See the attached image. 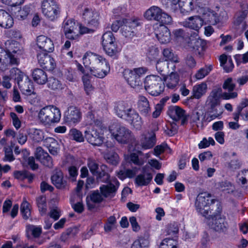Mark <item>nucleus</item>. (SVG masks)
Listing matches in <instances>:
<instances>
[{"label":"nucleus","mask_w":248,"mask_h":248,"mask_svg":"<svg viewBox=\"0 0 248 248\" xmlns=\"http://www.w3.org/2000/svg\"><path fill=\"white\" fill-rule=\"evenodd\" d=\"M83 62L86 67H89L91 74L98 78H104L110 70L106 60L94 53H86L83 58Z\"/></svg>","instance_id":"nucleus-1"},{"label":"nucleus","mask_w":248,"mask_h":248,"mask_svg":"<svg viewBox=\"0 0 248 248\" xmlns=\"http://www.w3.org/2000/svg\"><path fill=\"white\" fill-rule=\"evenodd\" d=\"M18 44L14 41H8L5 43V50L0 49V69L5 70L8 66L18 65L20 62V57L22 50L17 48Z\"/></svg>","instance_id":"nucleus-2"},{"label":"nucleus","mask_w":248,"mask_h":248,"mask_svg":"<svg viewBox=\"0 0 248 248\" xmlns=\"http://www.w3.org/2000/svg\"><path fill=\"white\" fill-rule=\"evenodd\" d=\"M221 93V88H217L213 89L210 93L206 100L207 110L202 118V121L210 122L219 117L222 113L220 100Z\"/></svg>","instance_id":"nucleus-3"},{"label":"nucleus","mask_w":248,"mask_h":248,"mask_svg":"<svg viewBox=\"0 0 248 248\" xmlns=\"http://www.w3.org/2000/svg\"><path fill=\"white\" fill-rule=\"evenodd\" d=\"M116 114L120 118L125 120L136 130H140L142 128L143 121L139 113L132 108L128 106L124 102H119L114 108Z\"/></svg>","instance_id":"nucleus-4"},{"label":"nucleus","mask_w":248,"mask_h":248,"mask_svg":"<svg viewBox=\"0 0 248 248\" xmlns=\"http://www.w3.org/2000/svg\"><path fill=\"white\" fill-rule=\"evenodd\" d=\"M215 199H212L211 194L207 192L200 193L197 197L195 207L197 212L205 217H209L215 211L217 204Z\"/></svg>","instance_id":"nucleus-5"},{"label":"nucleus","mask_w":248,"mask_h":248,"mask_svg":"<svg viewBox=\"0 0 248 248\" xmlns=\"http://www.w3.org/2000/svg\"><path fill=\"white\" fill-rule=\"evenodd\" d=\"M38 118L42 124L50 126L60 122L61 118V111L55 106H47L40 110Z\"/></svg>","instance_id":"nucleus-6"},{"label":"nucleus","mask_w":248,"mask_h":248,"mask_svg":"<svg viewBox=\"0 0 248 248\" xmlns=\"http://www.w3.org/2000/svg\"><path fill=\"white\" fill-rule=\"evenodd\" d=\"M144 88L150 95L157 96L164 92L165 84L159 76L150 75L145 78Z\"/></svg>","instance_id":"nucleus-7"},{"label":"nucleus","mask_w":248,"mask_h":248,"mask_svg":"<svg viewBox=\"0 0 248 248\" xmlns=\"http://www.w3.org/2000/svg\"><path fill=\"white\" fill-rule=\"evenodd\" d=\"M144 16L148 20L158 21L161 24L168 25L172 21L170 16L156 6H152L147 9L144 14Z\"/></svg>","instance_id":"nucleus-8"},{"label":"nucleus","mask_w":248,"mask_h":248,"mask_svg":"<svg viewBox=\"0 0 248 248\" xmlns=\"http://www.w3.org/2000/svg\"><path fill=\"white\" fill-rule=\"evenodd\" d=\"M115 38L110 31L105 32L102 36V45L106 53L114 59H117L120 50L115 41Z\"/></svg>","instance_id":"nucleus-9"},{"label":"nucleus","mask_w":248,"mask_h":248,"mask_svg":"<svg viewBox=\"0 0 248 248\" xmlns=\"http://www.w3.org/2000/svg\"><path fill=\"white\" fill-rule=\"evenodd\" d=\"M221 210L220 205L217 202L215 211L210 215L209 217H206L208 220H212L211 224L210 225L211 228L217 232H225L228 228L225 217H221Z\"/></svg>","instance_id":"nucleus-10"},{"label":"nucleus","mask_w":248,"mask_h":248,"mask_svg":"<svg viewBox=\"0 0 248 248\" xmlns=\"http://www.w3.org/2000/svg\"><path fill=\"white\" fill-rule=\"evenodd\" d=\"M111 136L119 143L128 144L134 140V136L128 128L121 125H116L109 129Z\"/></svg>","instance_id":"nucleus-11"},{"label":"nucleus","mask_w":248,"mask_h":248,"mask_svg":"<svg viewBox=\"0 0 248 248\" xmlns=\"http://www.w3.org/2000/svg\"><path fill=\"white\" fill-rule=\"evenodd\" d=\"M42 11L44 15L51 21L57 18L61 12L60 5L55 0H43Z\"/></svg>","instance_id":"nucleus-12"},{"label":"nucleus","mask_w":248,"mask_h":248,"mask_svg":"<svg viewBox=\"0 0 248 248\" xmlns=\"http://www.w3.org/2000/svg\"><path fill=\"white\" fill-rule=\"evenodd\" d=\"M64 34L69 40L78 41L80 35L78 33V23L75 20L70 19L65 20L62 24Z\"/></svg>","instance_id":"nucleus-13"},{"label":"nucleus","mask_w":248,"mask_h":248,"mask_svg":"<svg viewBox=\"0 0 248 248\" xmlns=\"http://www.w3.org/2000/svg\"><path fill=\"white\" fill-rule=\"evenodd\" d=\"M123 25L121 29L123 36L128 39H132L136 35V27L140 22L137 18L123 19Z\"/></svg>","instance_id":"nucleus-14"},{"label":"nucleus","mask_w":248,"mask_h":248,"mask_svg":"<svg viewBox=\"0 0 248 248\" xmlns=\"http://www.w3.org/2000/svg\"><path fill=\"white\" fill-rule=\"evenodd\" d=\"M82 18L87 26L96 29L99 25L100 15L95 9L86 7L82 13Z\"/></svg>","instance_id":"nucleus-15"},{"label":"nucleus","mask_w":248,"mask_h":248,"mask_svg":"<svg viewBox=\"0 0 248 248\" xmlns=\"http://www.w3.org/2000/svg\"><path fill=\"white\" fill-rule=\"evenodd\" d=\"M168 114L174 121L181 120L182 125L187 123L188 115L184 109L179 106H170L168 110Z\"/></svg>","instance_id":"nucleus-16"},{"label":"nucleus","mask_w":248,"mask_h":248,"mask_svg":"<svg viewBox=\"0 0 248 248\" xmlns=\"http://www.w3.org/2000/svg\"><path fill=\"white\" fill-rule=\"evenodd\" d=\"M81 118L79 110L75 107H70L64 112L63 120L65 123L72 125L79 123Z\"/></svg>","instance_id":"nucleus-17"},{"label":"nucleus","mask_w":248,"mask_h":248,"mask_svg":"<svg viewBox=\"0 0 248 248\" xmlns=\"http://www.w3.org/2000/svg\"><path fill=\"white\" fill-rule=\"evenodd\" d=\"M87 141L94 146H100L104 141V137L94 127L89 128L84 132Z\"/></svg>","instance_id":"nucleus-18"},{"label":"nucleus","mask_w":248,"mask_h":248,"mask_svg":"<svg viewBox=\"0 0 248 248\" xmlns=\"http://www.w3.org/2000/svg\"><path fill=\"white\" fill-rule=\"evenodd\" d=\"M46 52H40L37 54V59L40 65L48 71L53 70L56 66L54 59Z\"/></svg>","instance_id":"nucleus-19"},{"label":"nucleus","mask_w":248,"mask_h":248,"mask_svg":"<svg viewBox=\"0 0 248 248\" xmlns=\"http://www.w3.org/2000/svg\"><path fill=\"white\" fill-rule=\"evenodd\" d=\"M187 46L196 54L202 55L205 50L206 42L199 37H191L187 42Z\"/></svg>","instance_id":"nucleus-20"},{"label":"nucleus","mask_w":248,"mask_h":248,"mask_svg":"<svg viewBox=\"0 0 248 248\" xmlns=\"http://www.w3.org/2000/svg\"><path fill=\"white\" fill-rule=\"evenodd\" d=\"M153 179V175L149 167L144 166L142 168V172L138 175L135 180V183L138 186H147Z\"/></svg>","instance_id":"nucleus-21"},{"label":"nucleus","mask_w":248,"mask_h":248,"mask_svg":"<svg viewBox=\"0 0 248 248\" xmlns=\"http://www.w3.org/2000/svg\"><path fill=\"white\" fill-rule=\"evenodd\" d=\"M235 82L231 78H229L224 81L222 88L223 89L227 90L229 92H225L222 94L221 96L223 99L228 100L235 98L237 97V93L235 92H232L235 89Z\"/></svg>","instance_id":"nucleus-22"},{"label":"nucleus","mask_w":248,"mask_h":248,"mask_svg":"<svg viewBox=\"0 0 248 248\" xmlns=\"http://www.w3.org/2000/svg\"><path fill=\"white\" fill-rule=\"evenodd\" d=\"M155 142V134L153 131L142 134L139 141L140 145L143 149L152 148Z\"/></svg>","instance_id":"nucleus-23"},{"label":"nucleus","mask_w":248,"mask_h":248,"mask_svg":"<svg viewBox=\"0 0 248 248\" xmlns=\"http://www.w3.org/2000/svg\"><path fill=\"white\" fill-rule=\"evenodd\" d=\"M36 44L37 46L43 50V52H51L53 51L54 48L52 41L44 35H40L37 37Z\"/></svg>","instance_id":"nucleus-24"},{"label":"nucleus","mask_w":248,"mask_h":248,"mask_svg":"<svg viewBox=\"0 0 248 248\" xmlns=\"http://www.w3.org/2000/svg\"><path fill=\"white\" fill-rule=\"evenodd\" d=\"M35 157L43 165L50 168L53 167V160L51 157L42 147H38L36 148Z\"/></svg>","instance_id":"nucleus-25"},{"label":"nucleus","mask_w":248,"mask_h":248,"mask_svg":"<svg viewBox=\"0 0 248 248\" xmlns=\"http://www.w3.org/2000/svg\"><path fill=\"white\" fill-rule=\"evenodd\" d=\"M164 24H161L156 30L155 35L158 41L162 44L170 42L171 38L169 29Z\"/></svg>","instance_id":"nucleus-26"},{"label":"nucleus","mask_w":248,"mask_h":248,"mask_svg":"<svg viewBox=\"0 0 248 248\" xmlns=\"http://www.w3.org/2000/svg\"><path fill=\"white\" fill-rule=\"evenodd\" d=\"M17 84L23 94L30 95L34 93L33 82L28 77H25L21 81H18Z\"/></svg>","instance_id":"nucleus-27"},{"label":"nucleus","mask_w":248,"mask_h":248,"mask_svg":"<svg viewBox=\"0 0 248 248\" xmlns=\"http://www.w3.org/2000/svg\"><path fill=\"white\" fill-rule=\"evenodd\" d=\"M203 20L199 16L189 17L183 22L184 26L198 31L203 25Z\"/></svg>","instance_id":"nucleus-28"},{"label":"nucleus","mask_w":248,"mask_h":248,"mask_svg":"<svg viewBox=\"0 0 248 248\" xmlns=\"http://www.w3.org/2000/svg\"><path fill=\"white\" fill-rule=\"evenodd\" d=\"M124 76L129 85L134 88L142 85V81L131 70H127L124 72Z\"/></svg>","instance_id":"nucleus-29"},{"label":"nucleus","mask_w":248,"mask_h":248,"mask_svg":"<svg viewBox=\"0 0 248 248\" xmlns=\"http://www.w3.org/2000/svg\"><path fill=\"white\" fill-rule=\"evenodd\" d=\"M44 145L48 148L50 153L57 155L59 151L60 146L57 140L51 137L46 138L43 141Z\"/></svg>","instance_id":"nucleus-30"},{"label":"nucleus","mask_w":248,"mask_h":248,"mask_svg":"<svg viewBox=\"0 0 248 248\" xmlns=\"http://www.w3.org/2000/svg\"><path fill=\"white\" fill-rule=\"evenodd\" d=\"M103 200L102 196L98 191L93 192L86 198L87 204L88 208L89 209H93L95 207L94 203H100Z\"/></svg>","instance_id":"nucleus-31"},{"label":"nucleus","mask_w":248,"mask_h":248,"mask_svg":"<svg viewBox=\"0 0 248 248\" xmlns=\"http://www.w3.org/2000/svg\"><path fill=\"white\" fill-rule=\"evenodd\" d=\"M32 76L34 81L40 85L45 84L48 80L46 72L39 68L35 69L33 71Z\"/></svg>","instance_id":"nucleus-32"},{"label":"nucleus","mask_w":248,"mask_h":248,"mask_svg":"<svg viewBox=\"0 0 248 248\" xmlns=\"http://www.w3.org/2000/svg\"><path fill=\"white\" fill-rule=\"evenodd\" d=\"M207 90V85L205 82L196 84L193 87L192 91V97L200 99L205 94Z\"/></svg>","instance_id":"nucleus-33"},{"label":"nucleus","mask_w":248,"mask_h":248,"mask_svg":"<svg viewBox=\"0 0 248 248\" xmlns=\"http://www.w3.org/2000/svg\"><path fill=\"white\" fill-rule=\"evenodd\" d=\"M138 108L142 115L145 116L149 115L151 112V108L149 101L145 96H140L139 97Z\"/></svg>","instance_id":"nucleus-34"},{"label":"nucleus","mask_w":248,"mask_h":248,"mask_svg":"<svg viewBox=\"0 0 248 248\" xmlns=\"http://www.w3.org/2000/svg\"><path fill=\"white\" fill-rule=\"evenodd\" d=\"M179 81V76L176 73L171 72L164 79V84L170 89H174L178 85Z\"/></svg>","instance_id":"nucleus-35"},{"label":"nucleus","mask_w":248,"mask_h":248,"mask_svg":"<svg viewBox=\"0 0 248 248\" xmlns=\"http://www.w3.org/2000/svg\"><path fill=\"white\" fill-rule=\"evenodd\" d=\"M172 65V69L174 71V68H175V66L173 63H170V62L167 60H159L157 62L156 64V68L157 71L161 75H165L166 73H168L170 71L169 69V65Z\"/></svg>","instance_id":"nucleus-36"},{"label":"nucleus","mask_w":248,"mask_h":248,"mask_svg":"<svg viewBox=\"0 0 248 248\" xmlns=\"http://www.w3.org/2000/svg\"><path fill=\"white\" fill-rule=\"evenodd\" d=\"M63 173L61 171H56L51 176V181L54 185L58 188H64L66 185V182L63 179Z\"/></svg>","instance_id":"nucleus-37"},{"label":"nucleus","mask_w":248,"mask_h":248,"mask_svg":"<svg viewBox=\"0 0 248 248\" xmlns=\"http://www.w3.org/2000/svg\"><path fill=\"white\" fill-rule=\"evenodd\" d=\"M13 175L15 178L20 181L27 179L29 183H31L34 178V175L27 170H15Z\"/></svg>","instance_id":"nucleus-38"},{"label":"nucleus","mask_w":248,"mask_h":248,"mask_svg":"<svg viewBox=\"0 0 248 248\" xmlns=\"http://www.w3.org/2000/svg\"><path fill=\"white\" fill-rule=\"evenodd\" d=\"M138 170L137 167L132 169L120 170L117 172V176L122 180L126 178H132L136 175Z\"/></svg>","instance_id":"nucleus-39"},{"label":"nucleus","mask_w":248,"mask_h":248,"mask_svg":"<svg viewBox=\"0 0 248 248\" xmlns=\"http://www.w3.org/2000/svg\"><path fill=\"white\" fill-rule=\"evenodd\" d=\"M104 158L108 163L115 166H117L120 162L118 155L113 151L106 153L104 155Z\"/></svg>","instance_id":"nucleus-40"},{"label":"nucleus","mask_w":248,"mask_h":248,"mask_svg":"<svg viewBox=\"0 0 248 248\" xmlns=\"http://www.w3.org/2000/svg\"><path fill=\"white\" fill-rule=\"evenodd\" d=\"M149 240L147 236H140L133 243L131 248H149Z\"/></svg>","instance_id":"nucleus-41"},{"label":"nucleus","mask_w":248,"mask_h":248,"mask_svg":"<svg viewBox=\"0 0 248 248\" xmlns=\"http://www.w3.org/2000/svg\"><path fill=\"white\" fill-rule=\"evenodd\" d=\"M117 189V187L111 183L107 185H103L100 187L101 194L105 197H107L110 196L111 194L115 193Z\"/></svg>","instance_id":"nucleus-42"},{"label":"nucleus","mask_w":248,"mask_h":248,"mask_svg":"<svg viewBox=\"0 0 248 248\" xmlns=\"http://www.w3.org/2000/svg\"><path fill=\"white\" fill-rule=\"evenodd\" d=\"M182 12H188L194 9V6L192 0H179L177 3Z\"/></svg>","instance_id":"nucleus-43"},{"label":"nucleus","mask_w":248,"mask_h":248,"mask_svg":"<svg viewBox=\"0 0 248 248\" xmlns=\"http://www.w3.org/2000/svg\"><path fill=\"white\" fill-rule=\"evenodd\" d=\"M36 203L41 215H45L47 211L46 198L43 196L38 197L36 199Z\"/></svg>","instance_id":"nucleus-44"},{"label":"nucleus","mask_w":248,"mask_h":248,"mask_svg":"<svg viewBox=\"0 0 248 248\" xmlns=\"http://www.w3.org/2000/svg\"><path fill=\"white\" fill-rule=\"evenodd\" d=\"M9 77L11 79H14L18 83V81H21L22 79L25 78V77H27L24 73L22 72L19 69L17 68H13L11 69L10 71Z\"/></svg>","instance_id":"nucleus-45"},{"label":"nucleus","mask_w":248,"mask_h":248,"mask_svg":"<svg viewBox=\"0 0 248 248\" xmlns=\"http://www.w3.org/2000/svg\"><path fill=\"white\" fill-rule=\"evenodd\" d=\"M117 223L116 218L115 216H110L106 220L104 224V229L106 232H109L116 228Z\"/></svg>","instance_id":"nucleus-46"},{"label":"nucleus","mask_w":248,"mask_h":248,"mask_svg":"<svg viewBox=\"0 0 248 248\" xmlns=\"http://www.w3.org/2000/svg\"><path fill=\"white\" fill-rule=\"evenodd\" d=\"M163 56L166 58V60L170 61L172 62L178 63L179 62V59L177 55L173 54L172 50L167 48L164 49L163 51Z\"/></svg>","instance_id":"nucleus-47"},{"label":"nucleus","mask_w":248,"mask_h":248,"mask_svg":"<svg viewBox=\"0 0 248 248\" xmlns=\"http://www.w3.org/2000/svg\"><path fill=\"white\" fill-rule=\"evenodd\" d=\"M26 231L28 235L30 233L34 237L37 238L42 233V228L40 227L29 225L27 226Z\"/></svg>","instance_id":"nucleus-48"},{"label":"nucleus","mask_w":248,"mask_h":248,"mask_svg":"<svg viewBox=\"0 0 248 248\" xmlns=\"http://www.w3.org/2000/svg\"><path fill=\"white\" fill-rule=\"evenodd\" d=\"M30 136L34 142H38L43 140V132L39 129H34L31 131Z\"/></svg>","instance_id":"nucleus-49"},{"label":"nucleus","mask_w":248,"mask_h":248,"mask_svg":"<svg viewBox=\"0 0 248 248\" xmlns=\"http://www.w3.org/2000/svg\"><path fill=\"white\" fill-rule=\"evenodd\" d=\"M70 136L72 139L78 142H83L84 140V136L81 132L75 128H73L69 132Z\"/></svg>","instance_id":"nucleus-50"},{"label":"nucleus","mask_w":248,"mask_h":248,"mask_svg":"<svg viewBox=\"0 0 248 248\" xmlns=\"http://www.w3.org/2000/svg\"><path fill=\"white\" fill-rule=\"evenodd\" d=\"M176 241L171 238H166L163 240L160 248H177Z\"/></svg>","instance_id":"nucleus-51"},{"label":"nucleus","mask_w":248,"mask_h":248,"mask_svg":"<svg viewBox=\"0 0 248 248\" xmlns=\"http://www.w3.org/2000/svg\"><path fill=\"white\" fill-rule=\"evenodd\" d=\"M7 16H4L2 19V21H0V26L5 28H11L14 24L12 17L7 12Z\"/></svg>","instance_id":"nucleus-52"},{"label":"nucleus","mask_w":248,"mask_h":248,"mask_svg":"<svg viewBox=\"0 0 248 248\" xmlns=\"http://www.w3.org/2000/svg\"><path fill=\"white\" fill-rule=\"evenodd\" d=\"M48 87L52 90H58L62 89V84L60 81L53 77L49 78L47 81Z\"/></svg>","instance_id":"nucleus-53"},{"label":"nucleus","mask_w":248,"mask_h":248,"mask_svg":"<svg viewBox=\"0 0 248 248\" xmlns=\"http://www.w3.org/2000/svg\"><path fill=\"white\" fill-rule=\"evenodd\" d=\"M30 7L28 5H25L22 9L19 10L16 13V16L19 19H24L27 16L30 12Z\"/></svg>","instance_id":"nucleus-54"},{"label":"nucleus","mask_w":248,"mask_h":248,"mask_svg":"<svg viewBox=\"0 0 248 248\" xmlns=\"http://www.w3.org/2000/svg\"><path fill=\"white\" fill-rule=\"evenodd\" d=\"M211 70L212 68L210 66L202 68L196 74L195 77L198 79H202L207 76Z\"/></svg>","instance_id":"nucleus-55"},{"label":"nucleus","mask_w":248,"mask_h":248,"mask_svg":"<svg viewBox=\"0 0 248 248\" xmlns=\"http://www.w3.org/2000/svg\"><path fill=\"white\" fill-rule=\"evenodd\" d=\"M4 157L3 159L4 161L12 162L15 159L13 155V150L11 147L4 148Z\"/></svg>","instance_id":"nucleus-56"},{"label":"nucleus","mask_w":248,"mask_h":248,"mask_svg":"<svg viewBox=\"0 0 248 248\" xmlns=\"http://www.w3.org/2000/svg\"><path fill=\"white\" fill-rule=\"evenodd\" d=\"M168 149L169 150H170L169 147L168 146L167 144L163 143L161 144L157 145L155 147L154 150L155 153L154 154L156 156H158Z\"/></svg>","instance_id":"nucleus-57"},{"label":"nucleus","mask_w":248,"mask_h":248,"mask_svg":"<svg viewBox=\"0 0 248 248\" xmlns=\"http://www.w3.org/2000/svg\"><path fill=\"white\" fill-rule=\"evenodd\" d=\"M247 14L248 12L247 11L240 12L234 21V24L236 26H239L241 24H245L244 20L247 16Z\"/></svg>","instance_id":"nucleus-58"},{"label":"nucleus","mask_w":248,"mask_h":248,"mask_svg":"<svg viewBox=\"0 0 248 248\" xmlns=\"http://www.w3.org/2000/svg\"><path fill=\"white\" fill-rule=\"evenodd\" d=\"M86 121L88 124L92 125L95 124L96 125H99L100 121L97 120H95L94 114L92 111H89L86 114Z\"/></svg>","instance_id":"nucleus-59"},{"label":"nucleus","mask_w":248,"mask_h":248,"mask_svg":"<svg viewBox=\"0 0 248 248\" xmlns=\"http://www.w3.org/2000/svg\"><path fill=\"white\" fill-rule=\"evenodd\" d=\"M130 160L131 163L135 165L140 166L144 164V161L142 158H140L138 155L136 153H132L130 155Z\"/></svg>","instance_id":"nucleus-60"},{"label":"nucleus","mask_w":248,"mask_h":248,"mask_svg":"<svg viewBox=\"0 0 248 248\" xmlns=\"http://www.w3.org/2000/svg\"><path fill=\"white\" fill-rule=\"evenodd\" d=\"M212 157L213 155L210 151L204 152L199 155V158L201 162L210 160Z\"/></svg>","instance_id":"nucleus-61"},{"label":"nucleus","mask_w":248,"mask_h":248,"mask_svg":"<svg viewBox=\"0 0 248 248\" xmlns=\"http://www.w3.org/2000/svg\"><path fill=\"white\" fill-rule=\"evenodd\" d=\"M49 215L54 220H57L61 216V210L57 207L52 208L50 210Z\"/></svg>","instance_id":"nucleus-62"},{"label":"nucleus","mask_w":248,"mask_h":248,"mask_svg":"<svg viewBox=\"0 0 248 248\" xmlns=\"http://www.w3.org/2000/svg\"><path fill=\"white\" fill-rule=\"evenodd\" d=\"M10 115L12 120L13 124L15 127L16 129H19L21 126V122L16 113L15 112H11Z\"/></svg>","instance_id":"nucleus-63"},{"label":"nucleus","mask_w":248,"mask_h":248,"mask_svg":"<svg viewBox=\"0 0 248 248\" xmlns=\"http://www.w3.org/2000/svg\"><path fill=\"white\" fill-rule=\"evenodd\" d=\"M97 179L98 181L106 183L108 182L109 180V175L107 172L101 171L97 173Z\"/></svg>","instance_id":"nucleus-64"}]
</instances>
